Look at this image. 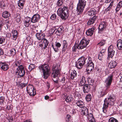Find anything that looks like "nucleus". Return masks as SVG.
<instances>
[{"mask_svg": "<svg viewBox=\"0 0 122 122\" xmlns=\"http://www.w3.org/2000/svg\"><path fill=\"white\" fill-rule=\"evenodd\" d=\"M115 100V96L113 94L109 95L107 98L105 99L104 101V103L102 108V112L104 113L106 112V109L108 107V105H113L114 104V102Z\"/></svg>", "mask_w": 122, "mask_h": 122, "instance_id": "obj_1", "label": "nucleus"}, {"mask_svg": "<svg viewBox=\"0 0 122 122\" xmlns=\"http://www.w3.org/2000/svg\"><path fill=\"white\" fill-rule=\"evenodd\" d=\"M52 70L53 72L51 75L52 79L55 83L58 84V82L57 78L60 75L59 67L58 68L57 65L54 66Z\"/></svg>", "mask_w": 122, "mask_h": 122, "instance_id": "obj_2", "label": "nucleus"}, {"mask_svg": "<svg viewBox=\"0 0 122 122\" xmlns=\"http://www.w3.org/2000/svg\"><path fill=\"white\" fill-rule=\"evenodd\" d=\"M85 64L86 66L87 71L90 72L94 68V64L92 60V58L90 56L86 58L84 57Z\"/></svg>", "mask_w": 122, "mask_h": 122, "instance_id": "obj_3", "label": "nucleus"}, {"mask_svg": "<svg viewBox=\"0 0 122 122\" xmlns=\"http://www.w3.org/2000/svg\"><path fill=\"white\" fill-rule=\"evenodd\" d=\"M77 106L82 108V111L81 112V117H84V116H86L88 114V109L87 107L84 106V103L82 101L78 100L76 103Z\"/></svg>", "mask_w": 122, "mask_h": 122, "instance_id": "obj_4", "label": "nucleus"}, {"mask_svg": "<svg viewBox=\"0 0 122 122\" xmlns=\"http://www.w3.org/2000/svg\"><path fill=\"white\" fill-rule=\"evenodd\" d=\"M68 13V8L64 6L63 8H59L57 11L58 15L62 20H65L67 17L66 14Z\"/></svg>", "mask_w": 122, "mask_h": 122, "instance_id": "obj_5", "label": "nucleus"}, {"mask_svg": "<svg viewBox=\"0 0 122 122\" xmlns=\"http://www.w3.org/2000/svg\"><path fill=\"white\" fill-rule=\"evenodd\" d=\"M38 68L40 71H43L44 78L47 79L49 76V72L50 70L49 66L47 64H43L39 66Z\"/></svg>", "mask_w": 122, "mask_h": 122, "instance_id": "obj_6", "label": "nucleus"}, {"mask_svg": "<svg viewBox=\"0 0 122 122\" xmlns=\"http://www.w3.org/2000/svg\"><path fill=\"white\" fill-rule=\"evenodd\" d=\"M86 0H78L77 10L78 14L80 15L82 12L86 5Z\"/></svg>", "mask_w": 122, "mask_h": 122, "instance_id": "obj_7", "label": "nucleus"}, {"mask_svg": "<svg viewBox=\"0 0 122 122\" xmlns=\"http://www.w3.org/2000/svg\"><path fill=\"white\" fill-rule=\"evenodd\" d=\"M84 56H82L80 57L76 62V66L78 69L81 68L85 65Z\"/></svg>", "mask_w": 122, "mask_h": 122, "instance_id": "obj_8", "label": "nucleus"}, {"mask_svg": "<svg viewBox=\"0 0 122 122\" xmlns=\"http://www.w3.org/2000/svg\"><path fill=\"white\" fill-rule=\"evenodd\" d=\"M113 75L111 74L108 76L106 78L105 81V88L106 89H108L110 88L111 83L112 82Z\"/></svg>", "mask_w": 122, "mask_h": 122, "instance_id": "obj_9", "label": "nucleus"}, {"mask_svg": "<svg viewBox=\"0 0 122 122\" xmlns=\"http://www.w3.org/2000/svg\"><path fill=\"white\" fill-rule=\"evenodd\" d=\"M26 90L28 93L31 96H33L36 94V92L34 91L32 85L29 84L26 87Z\"/></svg>", "mask_w": 122, "mask_h": 122, "instance_id": "obj_10", "label": "nucleus"}, {"mask_svg": "<svg viewBox=\"0 0 122 122\" xmlns=\"http://www.w3.org/2000/svg\"><path fill=\"white\" fill-rule=\"evenodd\" d=\"M16 73L17 74L18 77L23 76L25 74V71L23 66H20L17 69Z\"/></svg>", "mask_w": 122, "mask_h": 122, "instance_id": "obj_11", "label": "nucleus"}, {"mask_svg": "<svg viewBox=\"0 0 122 122\" xmlns=\"http://www.w3.org/2000/svg\"><path fill=\"white\" fill-rule=\"evenodd\" d=\"M89 43V42L86 39H82L79 44H78L79 49H82L86 48Z\"/></svg>", "mask_w": 122, "mask_h": 122, "instance_id": "obj_12", "label": "nucleus"}, {"mask_svg": "<svg viewBox=\"0 0 122 122\" xmlns=\"http://www.w3.org/2000/svg\"><path fill=\"white\" fill-rule=\"evenodd\" d=\"M55 45L52 44L51 46L54 49V51L56 52L58 51L59 49L58 48H60L61 46V44L59 42H55Z\"/></svg>", "mask_w": 122, "mask_h": 122, "instance_id": "obj_13", "label": "nucleus"}, {"mask_svg": "<svg viewBox=\"0 0 122 122\" xmlns=\"http://www.w3.org/2000/svg\"><path fill=\"white\" fill-rule=\"evenodd\" d=\"M95 29L96 27L94 26H93L91 28L87 30L86 32V35L90 36H92Z\"/></svg>", "mask_w": 122, "mask_h": 122, "instance_id": "obj_14", "label": "nucleus"}, {"mask_svg": "<svg viewBox=\"0 0 122 122\" xmlns=\"http://www.w3.org/2000/svg\"><path fill=\"white\" fill-rule=\"evenodd\" d=\"M105 90H103L102 88L101 87L99 89L98 91L99 95L101 97H103L108 92V89H106V88Z\"/></svg>", "mask_w": 122, "mask_h": 122, "instance_id": "obj_15", "label": "nucleus"}, {"mask_svg": "<svg viewBox=\"0 0 122 122\" xmlns=\"http://www.w3.org/2000/svg\"><path fill=\"white\" fill-rule=\"evenodd\" d=\"M40 18V16L39 14H35L31 19V22L33 23L36 22L38 21Z\"/></svg>", "mask_w": 122, "mask_h": 122, "instance_id": "obj_16", "label": "nucleus"}, {"mask_svg": "<svg viewBox=\"0 0 122 122\" xmlns=\"http://www.w3.org/2000/svg\"><path fill=\"white\" fill-rule=\"evenodd\" d=\"M106 23L104 22L100 23L99 26V33H102V32L104 30L105 28Z\"/></svg>", "mask_w": 122, "mask_h": 122, "instance_id": "obj_17", "label": "nucleus"}, {"mask_svg": "<svg viewBox=\"0 0 122 122\" xmlns=\"http://www.w3.org/2000/svg\"><path fill=\"white\" fill-rule=\"evenodd\" d=\"M0 67L2 70L4 71L7 70L9 68L8 64L4 62L0 63Z\"/></svg>", "mask_w": 122, "mask_h": 122, "instance_id": "obj_18", "label": "nucleus"}, {"mask_svg": "<svg viewBox=\"0 0 122 122\" xmlns=\"http://www.w3.org/2000/svg\"><path fill=\"white\" fill-rule=\"evenodd\" d=\"M86 116H84V117H82L83 118H84L85 117H87L88 119L89 120V122H96L95 121V119L93 115L91 113L90 114L88 113Z\"/></svg>", "mask_w": 122, "mask_h": 122, "instance_id": "obj_19", "label": "nucleus"}, {"mask_svg": "<svg viewBox=\"0 0 122 122\" xmlns=\"http://www.w3.org/2000/svg\"><path fill=\"white\" fill-rule=\"evenodd\" d=\"M30 18L28 17H27L24 19V24L26 27L29 26L30 24Z\"/></svg>", "mask_w": 122, "mask_h": 122, "instance_id": "obj_20", "label": "nucleus"}, {"mask_svg": "<svg viewBox=\"0 0 122 122\" xmlns=\"http://www.w3.org/2000/svg\"><path fill=\"white\" fill-rule=\"evenodd\" d=\"M97 17V16L94 15L92 18H90L87 23L88 25H90L93 24L96 21Z\"/></svg>", "mask_w": 122, "mask_h": 122, "instance_id": "obj_21", "label": "nucleus"}, {"mask_svg": "<svg viewBox=\"0 0 122 122\" xmlns=\"http://www.w3.org/2000/svg\"><path fill=\"white\" fill-rule=\"evenodd\" d=\"M63 46L62 50V53H65L67 46L68 44L66 41L64 40L63 41Z\"/></svg>", "mask_w": 122, "mask_h": 122, "instance_id": "obj_22", "label": "nucleus"}, {"mask_svg": "<svg viewBox=\"0 0 122 122\" xmlns=\"http://www.w3.org/2000/svg\"><path fill=\"white\" fill-rule=\"evenodd\" d=\"M25 0H19L17 4L19 7L20 9H22L25 3Z\"/></svg>", "mask_w": 122, "mask_h": 122, "instance_id": "obj_23", "label": "nucleus"}, {"mask_svg": "<svg viewBox=\"0 0 122 122\" xmlns=\"http://www.w3.org/2000/svg\"><path fill=\"white\" fill-rule=\"evenodd\" d=\"M83 89L84 93H87L90 90V86L87 84H85L83 86Z\"/></svg>", "mask_w": 122, "mask_h": 122, "instance_id": "obj_24", "label": "nucleus"}, {"mask_svg": "<svg viewBox=\"0 0 122 122\" xmlns=\"http://www.w3.org/2000/svg\"><path fill=\"white\" fill-rule=\"evenodd\" d=\"M37 39L39 40H42L44 37L45 35L44 33H37L36 35Z\"/></svg>", "mask_w": 122, "mask_h": 122, "instance_id": "obj_25", "label": "nucleus"}, {"mask_svg": "<svg viewBox=\"0 0 122 122\" xmlns=\"http://www.w3.org/2000/svg\"><path fill=\"white\" fill-rule=\"evenodd\" d=\"M70 72H71L70 74V78L72 79H73L74 78L76 77L77 76V73L76 71L74 70H71V71H70Z\"/></svg>", "mask_w": 122, "mask_h": 122, "instance_id": "obj_26", "label": "nucleus"}, {"mask_svg": "<svg viewBox=\"0 0 122 122\" xmlns=\"http://www.w3.org/2000/svg\"><path fill=\"white\" fill-rule=\"evenodd\" d=\"M63 28L62 27H59L56 31L55 33L57 36H60L62 34V30Z\"/></svg>", "mask_w": 122, "mask_h": 122, "instance_id": "obj_27", "label": "nucleus"}, {"mask_svg": "<svg viewBox=\"0 0 122 122\" xmlns=\"http://www.w3.org/2000/svg\"><path fill=\"white\" fill-rule=\"evenodd\" d=\"M10 14L7 11H5L3 12L2 14V17L5 18H7L10 17Z\"/></svg>", "mask_w": 122, "mask_h": 122, "instance_id": "obj_28", "label": "nucleus"}, {"mask_svg": "<svg viewBox=\"0 0 122 122\" xmlns=\"http://www.w3.org/2000/svg\"><path fill=\"white\" fill-rule=\"evenodd\" d=\"M97 10L94 8H91L88 12V15H92L97 13Z\"/></svg>", "mask_w": 122, "mask_h": 122, "instance_id": "obj_29", "label": "nucleus"}, {"mask_svg": "<svg viewBox=\"0 0 122 122\" xmlns=\"http://www.w3.org/2000/svg\"><path fill=\"white\" fill-rule=\"evenodd\" d=\"M117 64V62L115 61L111 62L109 64L108 66L110 68L115 67Z\"/></svg>", "mask_w": 122, "mask_h": 122, "instance_id": "obj_30", "label": "nucleus"}, {"mask_svg": "<svg viewBox=\"0 0 122 122\" xmlns=\"http://www.w3.org/2000/svg\"><path fill=\"white\" fill-rule=\"evenodd\" d=\"M117 46L119 50L122 49V40L120 39L118 41Z\"/></svg>", "mask_w": 122, "mask_h": 122, "instance_id": "obj_31", "label": "nucleus"}, {"mask_svg": "<svg viewBox=\"0 0 122 122\" xmlns=\"http://www.w3.org/2000/svg\"><path fill=\"white\" fill-rule=\"evenodd\" d=\"M12 32L13 34V39L15 41L16 40L17 37V35H18L17 31L15 30H13Z\"/></svg>", "mask_w": 122, "mask_h": 122, "instance_id": "obj_32", "label": "nucleus"}, {"mask_svg": "<svg viewBox=\"0 0 122 122\" xmlns=\"http://www.w3.org/2000/svg\"><path fill=\"white\" fill-rule=\"evenodd\" d=\"M81 80L79 83V85L80 86H82L84 85L86 82L85 77L82 76L81 77Z\"/></svg>", "mask_w": 122, "mask_h": 122, "instance_id": "obj_33", "label": "nucleus"}, {"mask_svg": "<svg viewBox=\"0 0 122 122\" xmlns=\"http://www.w3.org/2000/svg\"><path fill=\"white\" fill-rule=\"evenodd\" d=\"M122 7V3L120 1L118 4L115 9L116 12H118Z\"/></svg>", "mask_w": 122, "mask_h": 122, "instance_id": "obj_34", "label": "nucleus"}, {"mask_svg": "<svg viewBox=\"0 0 122 122\" xmlns=\"http://www.w3.org/2000/svg\"><path fill=\"white\" fill-rule=\"evenodd\" d=\"M42 40H43V42L42 43L43 44H44V49H45L48 46L49 44V42L47 39L44 38Z\"/></svg>", "mask_w": 122, "mask_h": 122, "instance_id": "obj_35", "label": "nucleus"}, {"mask_svg": "<svg viewBox=\"0 0 122 122\" xmlns=\"http://www.w3.org/2000/svg\"><path fill=\"white\" fill-rule=\"evenodd\" d=\"M8 53H9L10 56H14L16 53V50L14 49H12L8 51Z\"/></svg>", "mask_w": 122, "mask_h": 122, "instance_id": "obj_36", "label": "nucleus"}, {"mask_svg": "<svg viewBox=\"0 0 122 122\" xmlns=\"http://www.w3.org/2000/svg\"><path fill=\"white\" fill-rule=\"evenodd\" d=\"M73 98L71 96H67L65 99V100L67 102H69L73 100Z\"/></svg>", "mask_w": 122, "mask_h": 122, "instance_id": "obj_37", "label": "nucleus"}, {"mask_svg": "<svg viewBox=\"0 0 122 122\" xmlns=\"http://www.w3.org/2000/svg\"><path fill=\"white\" fill-rule=\"evenodd\" d=\"M105 56V53H99L98 55V59L101 61H102Z\"/></svg>", "mask_w": 122, "mask_h": 122, "instance_id": "obj_38", "label": "nucleus"}, {"mask_svg": "<svg viewBox=\"0 0 122 122\" xmlns=\"http://www.w3.org/2000/svg\"><path fill=\"white\" fill-rule=\"evenodd\" d=\"M114 1L112 0L110 3L109 5L107 8L106 10L107 11H109L111 8L112 6L114 3Z\"/></svg>", "mask_w": 122, "mask_h": 122, "instance_id": "obj_39", "label": "nucleus"}, {"mask_svg": "<svg viewBox=\"0 0 122 122\" xmlns=\"http://www.w3.org/2000/svg\"><path fill=\"white\" fill-rule=\"evenodd\" d=\"M113 47L112 46L110 45L108 48V52L115 53V51L113 50Z\"/></svg>", "mask_w": 122, "mask_h": 122, "instance_id": "obj_40", "label": "nucleus"}, {"mask_svg": "<svg viewBox=\"0 0 122 122\" xmlns=\"http://www.w3.org/2000/svg\"><path fill=\"white\" fill-rule=\"evenodd\" d=\"M87 81L88 84L90 85H92L94 82V81L92 79L90 78H87Z\"/></svg>", "mask_w": 122, "mask_h": 122, "instance_id": "obj_41", "label": "nucleus"}, {"mask_svg": "<svg viewBox=\"0 0 122 122\" xmlns=\"http://www.w3.org/2000/svg\"><path fill=\"white\" fill-rule=\"evenodd\" d=\"M77 49H79L78 46L77 44L75 43L72 47V51L74 52L76 51Z\"/></svg>", "mask_w": 122, "mask_h": 122, "instance_id": "obj_42", "label": "nucleus"}, {"mask_svg": "<svg viewBox=\"0 0 122 122\" xmlns=\"http://www.w3.org/2000/svg\"><path fill=\"white\" fill-rule=\"evenodd\" d=\"M56 30V28L55 27L52 28L49 30V33L50 35H52Z\"/></svg>", "mask_w": 122, "mask_h": 122, "instance_id": "obj_43", "label": "nucleus"}, {"mask_svg": "<svg viewBox=\"0 0 122 122\" xmlns=\"http://www.w3.org/2000/svg\"><path fill=\"white\" fill-rule=\"evenodd\" d=\"M63 0H58L57 2V5L58 6H61L63 4Z\"/></svg>", "mask_w": 122, "mask_h": 122, "instance_id": "obj_44", "label": "nucleus"}, {"mask_svg": "<svg viewBox=\"0 0 122 122\" xmlns=\"http://www.w3.org/2000/svg\"><path fill=\"white\" fill-rule=\"evenodd\" d=\"M91 96L90 94H88L86 97V100L87 101H90L91 100Z\"/></svg>", "mask_w": 122, "mask_h": 122, "instance_id": "obj_45", "label": "nucleus"}, {"mask_svg": "<svg viewBox=\"0 0 122 122\" xmlns=\"http://www.w3.org/2000/svg\"><path fill=\"white\" fill-rule=\"evenodd\" d=\"M5 39L3 37H2L0 38V44L4 43L5 41Z\"/></svg>", "mask_w": 122, "mask_h": 122, "instance_id": "obj_46", "label": "nucleus"}, {"mask_svg": "<svg viewBox=\"0 0 122 122\" xmlns=\"http://www.w3.org/2000/svg\"><path fill=\"white\" fill-rule=\"evenodd\" d=\"M109 122H118V121L116 119L112 117L109 119Z\"/></svg>", "mask_w": 122, "mask_h": 122, "instance_id": "obj_47", "label": "nucleus"}, {"mask_svg": "<svg viewBox=\"0 0 122 122\" xmlns=\"http://www.w3.org/2000/svg\"><path fill=\"white\" fill-rule=\"evenodd\" d=\"M35 67L34 64H31L29 66L28 68L30 71H31L32 69L34 68Z\"/></svg>", "mask_w": 122, "mask_h": 122, "instance_id": "obj_48", "label": "nucleus"}, {"mask_svg": "<svg viewBox=\"0 0 122 122\" xmlns=\"http://www.w3.org/2000/svg\"><path fill=\"white\" fill-rule=\"evenodd\" d=\"M20 61H19L17 60L15 62V65L18 67H19L20 66H23L21 65H20Z\"/></svg>", "mask_w": 122, "mask_h": 122, "instance_id": "obj_49", "label": "nucleus"}, {"mask_svg": "<svg viewBox=\"0 0 122 122\" xmlns=\"http://www.w3.org/2000/svg\"><path fill=\"white\" fill-rule=\"evenodd\" d=\"M5 4L4 1H2L0 3V6L3 9H4L5 7Z\"/></svg>", "mask_w": 122, "mask_h": 122, "instance_id": "obj_50", "label": "nucleus"}, {"mask_svg": "<svg viewBox=\"0 0 122 122\" xmlns=\"http://www.w3.org/2000/svg\"><path fill=\"white\" fill-rule=\"evenodd\" d=\"M105 42L104 41H102L99 43L98 44V46H102L104 45Z\"/></svg>", "mask_w": 122, "mask_h": 122, "instance_id": "obj_51", "label": "nucleus"}, {"mask_svg": "<svg viewBox=\"0 0 122 122\" xmlns=\"http://www.w3.org/2000/svg\"><path fill=\"white\" fill-rule=\"evenodd\" d=\"M115 53L108 52V56L109 57L112 58L114 56Z\"/></svg>", "mask_w": 122, "mask_h": 122, "instance_id": "obj_52", "label": "nucleus"}, {"mask_svg": "<svg viewBox=\"0 0 122 122\" xmlns=\"http://www.w3.org/2000/svg\"><path fill=\"white\" fill-rule=\"evenodd\" d=\"M56 15L55 14H52L50 18L52 20H54L55 19L56 17Z\"/></svg>", "mask_w": 122, "mask_h": 122, "instance_id": "obj_53", "label": "nucleus"}, {"mask_svg": "<svg viewBox=\"0 0 122 122\" xmlns=\"http://www.w3.org/2000/svg\"><path fill=\"white\" fill-rule=\"evenodd\" d=\"M71 119V116L69 115H67L66 117V122H69Z\"/></svg>", "mask_w": 122, "mask_h": 122, "instance_id": "obj_54", "label": "nucleus"}, {"mask_svg": "<svg viewBox=\"0 0 122 122\" xmlns=\"http://www.w3.org/2000/svg\"><path fill=\"white\" fill-rule=\"evenodd\" d=\"M7 119L9 121V122H12L13 121V118L12 116H9L7 117Z\"/></svg>", "mask_w": 122, "mask_h": 122, "instance_id": "obj_55", "label": "nucleus"}, {"mask_svg": "<svg viewBox=\"0 0 122 122\" xmlns=\"http://www.w3.org/2000/svg\"><path fill=\"white\" fill-rule=\"evenodd\" d=\"M4 20L2 18H0V26H2L3 25V23Z\"/></svg>", "mask_w": 122, "mask_h": 122, "instance_id": "obj_56", "label": "nucleus"}, {"mask_svg": "<svg viewBox=\"0 0 122 122\" xmlns=\"http://www.w3.org/2000/svg\"><path fill=\"white\" fill-rule=\"evenodd\" d=\"M4 102V97H1L0 98V103H3Z\"/></svg>", "mask_w": 122, "mask_h": 122, "instance_id": "obj_57", "label": "nucleus"}, {"mask_svg": "<svg viewBox=\"0 0 122 122\" xmlns=\"http://www.w3.org/2000/svg\"><path fill=\"white\" fill-rule=\"evenodd\" d=\"M118 107L120 109V111L122 110V102H121L119 105L118 106Z\"/></svg>", "mask_w": 122, "mask_h": 122, "instance_id": "obj_58", "label": "nucleus"}, {"mask_svg": "<svg viewBox=\"0 0 122 122\" xmlns=\"http://www.w3.org/2000/svg\"><path fill=\"white\" fill-rule=\"evenodd\" d=\"M27 83H21L20 85L21 86L22 88H23L24 87H25L27 85Z\"/></svg>", "mask_w": 122, "mask_h": 122, "instance_id": "obj_59", "label": "nucleus"}, {"mask_svg": "<svg viewBox=\"0 0 122 122\" xmlns=\"http://www.w3.org/2000/svg\"><path fill=\"white\" fill-rule=\"evenodd\" d=\"M39 46L40 47H41L42 48H44V44H43L42 43V44L40 43L39 44Z\"/></svg>", "mask_w": 122, "mask_h": 122, "instance_id": "obj_60", "label": "nucleus"}, {"mask_svg": "<svg viewBox=\"0 0 122 122\" xmlns=\"http://www.w3.org/2000/svg\"><path fill=\"white\" fill-rule=\"evenodd\" d=\"M4 53L3 50L0 48V56L3 54Z\"/></svg>", "mask_w": 122, "mask_h": 122, "instance_id": "obj_61", "label": "nucleus"}, {"mask_svg": "<svg viewBox=\"0 0 122 122\" xmlns=\"http://www.w3.org/2000/svg\"><path fill=\"white\" fill-rule=\"evenodd\" d=\"M65 77H63L62 79L61 80V82H62V83H63L65 82Z\"/></svg>", "mask_w": 122, "mask_h": 122, "instance_id": "obj_62", "label": "nucleus"}, {"mask_svg": "<svg viewBox=\"0 0 122 122\" xmlns=\"http://www.w3.org/2000/svg\"><path fill=\"white\" fill-rule=\"evenodd\" d=\"M111 1L110 0H106L105 3H110Z\"/></svg>", "mask_w": 122, "mask_h": 122, "instance_id": "obj_63", "label": "nucleus"}, {"mask_svg": "<svg viewBox=\"0 0 122 122\" xmlns=\"http://www.w3.org/2000/svg\"><path fill=\"white\" fill-rule=\"evenodd\" d=\"M49 98V96L46 95L45 96V99L46 100H47Z\"/></svg>", "mask_w": 122, "mask_h": 122, "instance_id": "obj_64", "label": "nucleus"}]
</instances>
